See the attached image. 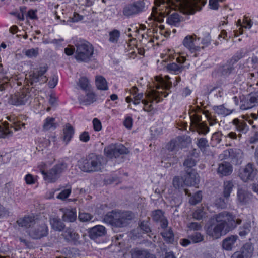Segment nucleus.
<instances>
[{"mask_svg": "<svg viewBox=\"0 0 258 258\" xmlns=\"http://www.w3.org/2000/svg\"><path fill=\"white\" fill-rule=\"evenodd\" d=\"M206 0H156L153 8L151 19L159 22L163 21L165 16L168 15L167 23L171 26H177L180 22V17L176 12L179 9L184 14H192L200 9V5H204Z\"/></svg>", "mask_w": 258, "mask_h": 258, "instance_id": "f257e3e1", "label": "nucleus"}, {"mask_svg": "<svg viewBox=\"0 0 258 258\" xmlns=\"http://www.w3.org/2000/svg\"><path fill=\"white\" fill-rule=\"evenodd\" d=\"M167 75H159L155 77V85L156 90L150 91L146 95V98L142 99L143 94H137L138 89L133 87L130 90V96H127L125 101L130 103L131 102L135 105H138L141 100L144 105V110L147 112H151L153 109V104L154 102L158 103L166 97L169 93V89L171 87V82Z\"/></svg>", "mask_w": 258, "mask_h": 258, "instance_id": "f03ea898", "label": "nucleus"}, {"mask_svg": "<svg viewBox=\"0 0 258 258\" xmlns=\"http://www.w3.org/2000/svg\"><path fill=\"white\" fill-rule=\"evenodd\" d=\"M240 222V220L236 219L227 212H223L217 215L215 220L211 219V224L206 226L205 228L208 235L213 239H217L226 234Z\"/></svg>", "mask_w": 258, "mask_h": 258, "instance_id": "7ed1b4c3", "label": "nucleus"}, {"mask_svg": "<svg viewBox=\"0 0 258 258\" xmlns=\"http://www.w3.org/2000/svg\"><path fill=\"white\" fill-rule=\"evenodd\" d=\"M17 223L20 227L29 228L27 232L33 239H40L46 236L48 234V228L46 225H39L31 217L20 218L18 220Z\"/></svg>", "mask_w": 258, "mask_h": 258, "instance_id": "20e7f679", "label": "nucleus"}, {"mask_svg": "<svg viewBox=\"0 0 258 258\" xmlns=\"http://www.w3.org/2000/svg\"><path fill=\"white\" fill-rule=\"evenodd\" d=\"M210 41L208 39H202L196 34L188 35L182 41L183 45L191 53L194 54L197 57L198 53L208 46Z\"/></svg>", "mask_w": 258, "mask_h": 258, "instance_id": "39448f33", "label": "nucleus"}, {"mask_svg": "<svg viewBox=\"0 0 258 258\" xmlns=\"http://www.w3.org/2000/svg\"><path fill=\"white\" fill-rule=\"evenodd\" d=\"M103 158L94 154L89 155L85 159L78 162V167L81 170L86 172L101 171L104 168Z\"/></svg>", "mask_w": 258, "mask_h": 258, "instance_id": "423d86ee", "label": "nucleus"}, {"mask_svg": "<svg viewBox=\"0 0 258 258\" xmlns=\"http://www.w3.org/2000/svg\"><path fill=\"white\" fill-rule=\"evenodd\" d=\"M38 168L46 182H54L58 179L59 174L67 168V166L65 164L61 163L49 169V165L41 163L38 166Z\"/></svg>", "mask_w": 258, "mask_h": 258, "instance_id": "0eeeda50", "label": "nucleus"}, {"mask_svg": "<svg viewBox=\"0 0 258 258\" xmlns=\"http://www.w3.org/2000/svg\"><path fill=\"white\" fill-rule=\"evenodd\" d=\"M132 217L131 214L128 212L123 213L111 212L105 216L104 221L115 227H122L125 225L127 220L131 219Z\"/></svg>", "mask_w": 258, "mask_h": 258, "instance_id": "6e6552de", "label": "nucleus"}, {"mask_svg": "<svg viewBox=\"0 0 258 258\" xmlns=\"http://www.w3.org/2000/svg\"><path fill=\"white\" fill-rule=\"evenodd\" d=\"M94 53L92 44L85 41H81L76 45L75 58L78 61H88Z\"/></svg>", "mask_w": 258, "mask_h": 258, "instance_id": "1a4fd4ad", "label": "nucleus"}, {"mask_svg": "<svg viewBox=\"0 0 258 258\" xmlns=\"http://www.w3.org/2000/svg\"><path fill=\"white\" fill-rule=\"evenodd\" d=\"M185 179L183 181L179 177H174L173 181V184L175 188H179L180 185L183 186V183L187 186H196L199 183V176L198 174L193 170L187 171Z\"/></svg>", "mask_w": 258, "mask_h": 258, "instance_id": "9d476101", "label": "nucleus"}, {"mask_svg": "<svg viewBox=\"0 0 258 258\" xmlns=\"http://www.w3.org/2000/svg\"><path fill=\"white\" fill-rule=\"evenodd\" d=\"M47 68L45 66L40 67L39 68L35 69L33 74L29 75V78L26 76L25 77L24 80V85L29 86L33 85L34 83L40 82L43 83L46 81L45 77L43 76L45 73L46 72Z\"/></svg>", "mask_w": 258, "mask_h": 258, "instance_id": "9b49d317", "label": "nucleus"}, {"mask_svg": "<svg viewBox=\"0 0 258 258\" xmlns=\"http://www.w3.org/2000/svg\"><path fill=\"white\" fill-rule=\"evenodd\" d=\"M104 152L108 158H112L121 154H126L128 153V151L123 145L112 144L105 148Z\"/></svg>", "mask_w": 258, "mask_h": 258, "instance_id": "f8f14e48", "label": "nucleus"}, {"mask_svg": "<svg viewBox=\"0 0 258 258\" xmlns=\"http://www.w3.org/2000/svg\"><path fill=\"white\" fill-rule=\"evenodd\" d=\"M190 118L192 127H195L199 133L205 134L209 132V129L206 124L201 122V116L196 113H190Z\"/></svg>", "mask_w": 258, "mask_h": 258, "instance_id": "ddd939ff", "label": "nucleus"}, {"mask_svg": "<svg viewBox=\"0 0 258 258\" xmlns=\"http://www.w3.org/2000/svg\"><path fill=\"white\" fill-rule=\"evenodd\" d=\"M145 3L143 1H138L127 5L123 10V14L127 16L136 14L144 10Z\"/></svg>", "mask_w": 258, "mask_h": 258, "instance_id": "4468645a", "label": "nucleus"}, {"mask_svg": "<svg viewBox=\"0 0 258 258\" xmlns=\"http://www.w3.org/2000/svg\"><path fill=\"white\" fill-rule=\"evenodd\" d=\"M177 54H179V56L177 57L176 60L179 64H182L186 60L185 57L182 55V52H179L176 53L174 50L168 49L165 50L164 53H162L161 56L163 59V61H166L168 59L171 60L174 59Z\"/></svg>", "mask_w": 258, "mask_h": 258, "instance_id": "2eb2a0df", "label": "nucleus"}, {"mask_svg": "<svg viewBox=\"0 0 258 258\" xmlns=\"http://www.w3.org/2000/svg\"><path fill=\"white\" fill-rule=\"evenodd\" d=\"M255 174V171L253 168L252 165L248 164L240 170L239 176L243 181L246 182L252 180L254 178Z\"/></svg>", "mask_w": 258, "mask_h": 258, "instance_id": "dca6fc26", "label": "nucleus"}, {"mask_svg": "<svg viewBox=\"0 0 258 258\" xmlns=\"http://www.w3.org/2000/svg\"><path fill=\"white\" fill-rule=\"evenodd\" d=\"M253 250L252 246L249 244H246L239 251L234 252L231 258H251Z\"/></svg>", "mask_w": 258, "mask_h": 258, "instance_id": "f3484780", "label": "nucleus"}, {"mask_svg": "<svg viewBox=\"0 0 258 258\" xmlns=\"http://www.w3.org/2000/svg\"><path fill=\"white\" fill-rule=\"evenodd\" d=\"M252 25L253 22L251 20L247 17H244L242 22L240 20H238L237 23V27H238V30L234 31V36L237 37L239 34H242L243 33V28L250 29Z\"/></svg>", "mask_w": 258, "mask_h": 258, "instance_id": "a211bd4d", "label": "nucleus"}, {"mask_svg": "<svg viewBox=\"0 0 258 258\" xmlns=\"http://www.w3.org/2000/svg\"><path fill=\"white\" fill-rule=\"evenodd\" d=\"M6 118L10 122H12V126L11 127L13 128L15 131L19 130L25 126V124L23 122V120H26V117L25 116L21 115L18 117L10 116H7Z\"/></svg>", "mask_w": 258, "mask_h": 258, "instance_id": "6ab92c4d", "label": "nucleus"}, {"mask_svg": "<svg viewBox=\"0 0 258 258\" xmlns=\"http://www.w3.org/2000/svg\"><path fill=\"white\" fill-rule=\"evenodd\" d=\"M237 239L238 237L235 235L227 237L223 240L222 248L225 250H231L235 246Z\"/></svg>", "mask_w": 258, "mask_h": 258, "instance_id": "aec40b11", "label": "nucleus"}, {"mask_svg": "<svg viewBox=\"0 0 258 258\" xmlns=\"http://www.w3.org/2000/svg\"><path fill=\"white\" fill-rule=\"evenodd\" d=\"M30 95L24 93L20 95H15L14 96L11 100V103L16 106L22 105L26 104L29 102Z\"/></svg>", "mask_w": 258, "mask_h": 258, "instance_id": "412c9836", "label": "nucleus"}, {"mask_svg": "<svg viewBox=\"0 0 258 258\" xmlns=\"http://www.w3.org/2000/svg\"><path fill=\"white\" fill-rule=\"evenodd\" d=\"M245 188L239 187L237 191V201L241 204H244L248 202L250 199L251 195L247 192Z\"/></svg>", "mask_w": 258, "mask_h": 258, "instance_id": "4be33fe9", "label": "nucleus"}, {"mask_svg": "<svg viewBox=\"0 0 258 258\" xmlns=\"http://www.w3.org/2000/svg\"><path fill=\"white\" fill-rule=\"evenodd\" d=\"M106 233L105 228L102 225H96L89 230V235L92 238L104 236Z\"/></svg>", "mask_w": 258, "mask_h": 258, "instance_id": "5701e85b", "label": "nucleus"}, {"mask_svg": "<svg viewBox=\"0 0 258 258\" xmlns=\"http://www.w3.org/2000/svg\"><path fill=\"white\" fill-rule=\"evenodd\" d=\"M85 94V96H80L79 97V100L80 103L85 105L90 104L96 100V96L94 93L89 91L87 93L86 91H83Z\"/></svg>", "mask_w": 258, "mask_h": 258, "instance_id": "b1692460", "label": "nucleus"}, {"mask_svg": "<svg viewBox=\"0 0 258 258\" xmlns=\"http://www.w3.org/2000/svg\"><path fill=\"white\" fill-rule=\"evenodd\" d=\"M232 170V167L229 163L224 162L219 165L218 173L221 175L226 176L230 174Z\"/></svg>", "mask_w": 258, "mask_h": 258, "instance_id": "393cba45", "label": "nucleus"}, {"mask_svg": "<svg viewBox=\"0 0 258 258\" xmlns=\"http://www.w3.org/2000/svg\"><path fill=\"white\" fill-rule=\"evenodd\" d=\"M146 27L143 25H138V26H132L131 28L128 29L129 31H132L133 34H130V36L135 37L136 38L139 39V35L141 34L142 37H144V34L141 33V32L144 31Z\"/></svg>", "mask_w": 258, "mask_h": 258, "instance_id": "a878e982", "label": "nucleus"}, {"mask_svg": "<svg viewBox=\"0 0 258 258\" xmlns=\"http://www.w3.org/2000/svg\"><path fill=\"white\" fill-rule=\"evenodd\" d=\"M74 131L73 127L67 124L63 130V140L67 144L71 140L74 135Z\"/></svg>", "mask_w": 258, "mask_h": 258, "instance_id": "bb28decb", "label": "nucleus"}, {"mask_svg": "<svg viewBox=\"0 0 258 258\" xmlns=\"http://www.w3.org/2000/svg\"><path fill=\"white\" fill-rule=\"evenodd\" d=\"M254 103H258V92L254 94L251 95L249 98V102L242 104L240 108L242 110H247L254 106Z\"/></svg>", "mask_w": 258, "mask_h": 258, "instance_id": "cd10ccee", "label": "nucleus"}, {"mask_svg": "<svg viewBox=\"0 0 258 258\" xmlns=\"http://www.w3.org/2000/svg\"><path fill=\"white\" fill-rule=\"evenodd\" d=\"M63 219L68 222H73L76 219V210L75 209H67L63 212Z\"/></svg>", "mask_w": 258, "mask_h": 258, "instance_id": "c85d7f7f", "label": "nucleus"}, {"mask_svg": "<svg viewBox=\"0 0 258 258\" xmlns=\"http://www.w3.org/2000/svg\"><path fill=\"white\" fill-rule=\"evenodd\" d=\"M13 131L10 128L8 123L5 122L2 126H0V138H6L11 136Z\"/></svg>", "mask_w": 258, "mask_h": 258, "instance_id": "c756f323", "label": "nucleus"}, {"mask_svg": "<svg viewBox=\"0 0 258 258\" xmlns=\"http://www.w3.org/2000/svg\"><path fill=\"white\" fill-rule=\"evenodd\" d=\"M96 85L99 90H107L108 89L107 82L106 79L101 76H96Z\"/></svg>", "mask_w": 258, "mask_h": 258, "instance_id": "7c9ffc66", "label": "nucleus"}, {"mask_svg": "<svg viewBox=\"0 0 258 258\" xmlns=\"http://www.w3.org/2000/svg\"><path fill=\"white\" fill-rule=\"evenodd\" d=\"M233 122V124L236 126L237 130L239 132L246 133L248 131V127L244 121L238 119H234Z\"/></svg>", "mask_w": 258, "mask_h": 258, "instance_id": "2f4dec72", "label": "nucleus"}, {"mask_svg": "<svg viewBox=\"0 0 258 258\" xmlns=\"http://www.w3.org/2000/svg\"><path fill=\"white\" fill-rule=\"evenodd\" d=\"M182 67L175 63H169L167 64L164 68L170 73L177 74L181 72Z\"/></svg>", "mask_w": 258, "mask_h": 258, "instance_id": "473e14b6", "label": "nucleus"}, {"mask_svg": "<svg viewBox=\"0 0 258 258\" xmlns=\"http://www.w3.org/2000/svg\"><path fill=\"white\" fill-rule=\"evenodd\" d=\"M50 223L52 229L56 231H61L64 228L63 224L57 218L50 219Z\"/></svg>", "mask_w": 258, "mask_h": 258, "instance_id": "72a5a7b5", "label": "nucleus"}, {"mask_svg": "<svg viewBox=\"0 0 258 258\" xmlns=\"http://www.w3.org/2000/svg\"><path fill=\"white\" fill-rule=\"evenodd\" d=\"M56 126V123H55V119L52 117H47L44 122L43 128L44 130L47 131L54 129Z\"/></svg>", "mask_w": 258, "mask_h": 258, "instance_id": "f704fd0d", "label": "nucleus"}, {"mask_svg": "<svg viewBox=\"0 0 258 258\" xmlns=\"http://www.w3.org/2000/svg\"><path fill=\"white\" fill-rule=\"evenodd\" d=\"M233 187L231 181H228L224 182L223 194L225 198H228L230 196Z\"/></svg>", "mask_w": 258, "mask_h": 258, "instance_id": "c9c22d12", "label": "nucleus"}, {"mask_svg": "<svg viewBox=\"0 0 258 258\" xmlns=\"http://www.w3.org/2000/svg\"><path fill=\"white\" fill-rule=\"evenodd\" d=\"M109 37L110 42L116 43L120 37V32L117 30H113L109 32Z\"/></svg>", "mask_w": 258, "mask_h": 258, "instance_id": "e433bc0d", "label": "nucleus"}, {"mask_svg": "<svg viewBox=\"0 0 258 258\" xmlns=\"http://www.w3.org/2000/svg\"><path fill=\"white\" fill-rule=\"evenodd\" d=\"M63 237L68 240L75 239L77 238V235L74 232L72 229H67L62 234Z\"/></svg>", "mask_w": 258, "mask_h": 258, "instance_id": "4c0bfd02", "label": "nucleus"}, {"mask_svg": "<svg viewBox=\"0 0 258 258\" xmlns=\"http://www.w3.org/2000/svg\"><path fill=\"white\" fill-rule=\"evenodd\" d=\"M202 199V195L201 191H198L195 193L190 198L189 202L192 205H196L201 202Z\"/></svg>", "mask_w": 258, "mask_h": 258, "instance_id": "58836bf2", "label": "nucleus"}, {"mask_svg": "<svg viewBox=\"0 0 258 258\" xmlns=\"http://www.w3.org/2000/svg\"><path fill=\"white\" fill-rule=\"evenodd\" d=\"M38 48H31L27 49L24 51V54L26 56L29 58L35 57L38 54Z\"/></svg>", "mask_w": 258, "mask_h": 258, "instance_id": "ea45409f", "label": "nucleus"}, {"mask_svg": "<svg viewBox=\"0 0 258 258\" xmlns=\"http://www.w3.org/2000/svg\"><path fill=\"white\" fill-rule=\"evenodd\" d=\"M92 218V216L89 213L80 211L79 213V219L82 222H87Z\"/></svg>", "mask_w": 258, "mask_h": 258, "instance_id": "a19ab883", "label": "nucleus"}, {"mask_svg": "<svg viewBox=\"0 0 258 258\" xmlns=\"http://www.w3.org/2000/svg\"><path fill=\"white\" fill-rule=\"evenodd\" d=\"M162 235L164 239L168 242H171L173 240V233L170 229L162 232Z\"/></svg>", "mask_w": 258, "mask_h": 258, "instance_id": "79ce46f5", "label": "nucleus"}, {"mask_svg": "<svg viewBox=\"0 0 258 258\" xmlns=\"http://www.w3.org/2000/svg\"><path fill=\"white\" fill-rule=\"evenodd\" d=\"M79 86L80 87L85 91L87 89L89 86V81L87 78L85 77L81 78L79 81Z\"/></svg>", "mask_w": 258, "mask_h": 258, "instance_id": "37998d69", "label": "nucleus"}, {"mask_svg": "<svg viewBox=\"0 0 258 258\" xmlns=\"http://www.w3.org/2000/svg\"><path fill=\"white\" fill-rule=\"evenodd\" d=\"M71 192L70 188H67L61 191L57 196V198L60 200H64L68 198Z\"/></svg>", "mask_w": 258, "mask_h": 258, "instance_id": "c03bdc74", "label": "nucleus"}, {"mask_svg": "<svg viewBox=\"0 0 258 258\" xmlns=\"http://www.w3.org/2000/svg\"><path fill=\"white\" fill-rule=\"evenodd\" d=\"M215 111L219 115H226L228 114L227 110L223 106H217L214 108Z\"/></svg>", "mask_w": 258, "mask_h": 258, "instance_id": "a18cd8bd", "label": "nucleus"}, {"mask_svg": "<svg viewBox=\"0 0 258 258\" xmlns=\"http://www.w3.org/2000/svg\"><path fill=\"white\" fill-rule=\"evenodd\" d=\"M151 17H152V14H151L150 17L148 18V20L147 22V23H148L149 25H151L152 26V27H158L159 28V29H160V30H163L164 29L165 27L163 25L160 24L159 25H158L157 23H159V22H157V21L154 20L153 19H152V20L149 21V19H152Z\"/></svg>", "mask_w": 258, "mask_h": 258, "instance_id": "49530a36", "label": "nucleus"}, {"mask_svg": "<svg viewBox=\"0 0 258 258\" xmlns=\"http://www.w3.org/2000/svg\"><path fill=\"white\" fill-rule=\"evenodd\" d=\"M164 218L163 212L161 210H158L153 212V218L155 221L162 220Z\"/></svg>", "mask_w": 258, "mask_h": 258, "instance_id": "de8ad7c7", "label": "nucleus"}, {"mask_svg": "<svg viewBox=\"0 0 258 258\" xmlns=\"http://www.w3.org/2000/svg\"><path fill=\"white\" fill-rule=\"evenodd\" d=\"M205 214V212L203 211V209H197L193 214V217L197 220L201 219Z\"/></svg>", "mask_w": 258, "mask_h": 258, "instance_id": "09e8293b", "label": "nucleus"}, {"mask_svg": "<svg viewBox=\"0 0 258 258\" xmlns=\"http://www.w3.org/2000/svg\"><path fill=\"white\" fill-rule=\"evenodd\" d=\"M191 241L194 243H198L203 240V236L199 233H196L194 235L190 237Z\"/></svg>", "mask_w": 258, "mask_h": 258, "instance_id": "8fccbe9b", "label": "nucleus"}, {"mask_svg": "<svg viewBox=\"0 0 258 258\" xmlns=\"http://www.w3.org/2000/svg\"><path fill=\"white\" fill-rule=\"evenodd\" d=\"M25 180L27 184H34L36 181V178L31 174H27L25 176Z\"/></svg>", "mask_w": 258, "mask_h": 258, "instance_id": "3c124183", "label": "nucleus"}, {"mask_svg": "<svg viewBox=\"0 0 258 258\" xmlns=\"http://www.w3.org/2000/svg\"><path fill=\"white\" fill-rule=\"evenodd\" d=\"M92 122L95 131L98 132L102 130V124L98 119L96 118L93 119Z\"/></svg>", "mask_w": 258, "mask_h": 258, "instance_id": "603ef678", "label": "nucleus"}, {"mask_svg": "<svg viewBox=\"0 0 258 258\" xmlns=\"http://www.w3.org/2000/svg\"><path fill=\"white\" fill-rule=\"evenodd\" d=\"M227 202V198H226L225 200L220 198L216 200L215 204L219 208H225L226 207Z\"/></svg>", "mask_w": 258, "mask_h": 258, "instance_id": "864d4df0", "label": "nucleus"}, {"mask_svg": "<svg viewBox=\"0 0 258 258\" xmlns=\"http://www.w3.org/2000/svg\"><path fill=\"white\" fill-rule=\"evenodd\" d=\"M224 0H209V6L211 9L216 10L218 8L219 3Z\"/></svg>", "mask_w": 258, "mask_h": 258, "instance_id": "5fc2aeb1", "label": "nucleus"}, {"mask_svg": "<svg viewBox=\"0 0 258 258\" xmlns=\"http://www.w3.org/2000/svg\"><path fill=\"white\" fill-rule=\"evenodd\" d=\"M124 126L128 128L131 129L133 126V119L131 117L127 116L125 117L124 122Z\"/></svg>", "mask_w": 258, "mask_h": 258, "instance_id": "6e6d98bb", "label": "nucleus"}, {"mask_svg": "<svg viewBox=\"0 0 258 258\" xmlns=\"http://www.w3.org/2000/svg\"><path fill=\"white\" fill-rule=\"evenodd\" d=\"M79 139L80 141L84 142H88L90 139V136L88 132H84L82 133L79 136Z\"/></svg>", "mask_w": 258, "mask_h": 258, "instance_id": "4d7b16f0", "label": "nucleus"}, {"mask_svg": "<svg viewBox=\"0 0 258 258\" xmlns=\"http://www.w3.org/2000/svg\"><path fill=\"white\" fill-rule=\"evenodd\" d=\"M58 82V78L56 76H53L48 82V85L50 88H53L56 86Z\"/></svg>", "mask_w": 258, "mask_h": 258, "instance_id": "13d9d810", "label": "nucleus"}, {"mask_svg": "<svg viewBox=\"0 0 258 258\" xmlns=\"http://www.w3.org/2000/svg\"><path fill=\"white\" fill-rule=\"evenodd\" d=\"M233 153V149H229L225 150L222 154L221 155L222 159L228 158L231 157L232 158V153Z\"/></svg>", "mask_w": 258, "mask_h": 258, "instance_id": "bf43d9fd", "label": "nucleus"}, {"mask_svg": "<svg viewBox=\"0 0 258 258\" xmlns=\"http://www.w3.org/2000/svg\"><path fill=\"white\" fill-rule=\"evenodd\" d=\"M196 165V162L195 160H192V159H186L184 163V166L186 168H192Z\"/></svg>", "mask_w": 258, "mask_h": 258, "instance_id": "052dcab7", "label": "nucleus"}, {"mask_svg": "<svg viewBox=\"0 0 258 258\" xmlns=\"http://www.w3.org/2000/svg\"><path fill=\"white\" fill-rule=\"evenodd\" d=\"M197 145L200 148L203 149L207 145V140L205 138H201L198 140Z\"/></svg>", "mask_w": 258, "mask_h": 258, "instance_id": "680f3d73", "label": "nucleus"}, {"mask_svg": "<svg viewBox=\"0 0 258 258\" xmlns=\"http://www.w3.org/2000/svg\"><path fill=\"white\" fill-rule=\"evenodd\" d=\"M188 228L191 230H198L201 228V226L197 222H192L188 225Z\"/></svg>", "mask_w": 258, "mask_h": 258, "instance_id": "e2e57ef3", "label": "nucleus"}, {"mask_svg": "<svg viewBox=\"0 0 258 258\" xmlns=\"http://www.w3.org/2000/svg\"><path fill=\"white\" fill-rule=\"evenodd\" d=\"M75 48L73 46L68 45L64 49V53L66 55L69 56L72 55L74 52Z\"/></svg>", "mask_w": 258, "mask_h": 258, "instance_id": "0e129e2a", "label": "nucleus"}, {"mask_svg": "<svg viewBox=\"0 0 258 258\" xmlns=\"http://www.w3.org/2000/svg\"><path fill=\"white\" fill-rule=\"evenodd\" d=\"M140 226L141 229L146 233H148L150 231V227H149L148 222H143L141 223Z\"/></svg>", "mask_w": 258, "mask_h": 258, "instance_id": "69168bd1", "label": "nucleus"}, {"mask_svg": "<svg viewBox=\"0 0 258 258\" xmlns=\"http://www.w3.org/2000/svg\"><path fill=\"white\" fill-rule=\"evenodd\" d=\"M250 224L249 223H248L246 227L244 228V230H243L242 229H241L240 231L239 232V234L240 236H244L246 234H247L250 231Z\"/></svg>", "mask_w": 258, "mask_h": 258, "instance_id": "338daca9", "label": "nucleus"}, {"mask_svg": "<svg viewBox=\"0 0 258 258\" xmlns=\"http://www.w3.org/2000/svg\"><path fill=\"white\" fill-rule=\"evenodd\" d=\"M83 17L81 15H80L78 13H74L73 15V17L72 18V22H77L79 21L83 20Z\"/></svg>", "mask_w": 258, "mask_h": 258, "instance_id": "774afa93", "label": "nucleus"}]
</instances>
